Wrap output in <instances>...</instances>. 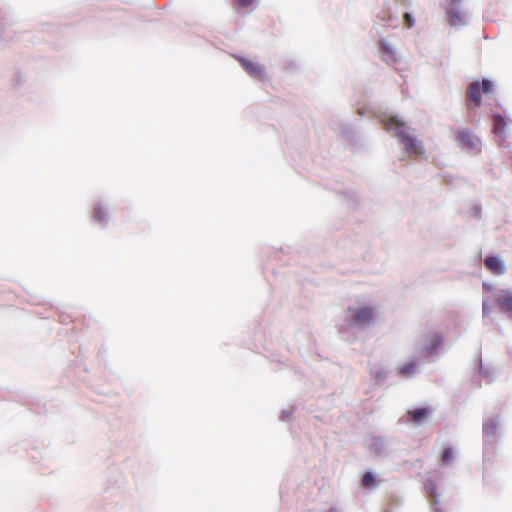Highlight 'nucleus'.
Listing matches in <instances>:
<instances>
[{"mask_svg": "<svg viewBox=\"0 0 512 512\" xmlns=\"http://www.w3.org/2000/svg\"><path fill=\"white\" fill-rule=\"evenodd\" d=\"M399 1H400L401 3H403V4L406 2V0H399Z\"/></svg>", "mask_w": 512, "mask_h": 512, "instance_id": "21", "label": "nucleus"}, {"mask_svg": "<svg viewBox=\"0 0 512 512\" xmlns=\"http://www.w3.org/2000/svg\"><path fill=\"white\" fill-rule=\"evenodd\" d=\"M457 145L468 153H478L481 150L480 139L469 129H460L456 132Z\"/></svg>", "mask_w": 512, "mask_h": 512, "instance_id": "2", "label": "nucleus"}, {"mask_svg": "<svg viewBox=\"0 0 512 512\" xmlns=\"http://www.w3.org/2000/svg\"><path fill=\"white\" fill-rule=\"evenodd\" d=\"M510 120L501 114L493 116V132L502 137L505 134L506 127L509 125Z\"/></svg>", "mask_w": 512, "mask_h": 512, "instance_id": "10", "label": "nucleus"}, {"mask_svg": "<svg viewBox=\"0 0 512 512\" xmlns=\"http://www.w3.org/2000/svg\"><path fill=\"white\" fill-rule=\"evenodd\" d=\"M453 458H454L453 449L450 447L445 448L441 455L442 463L445 465H448L452 462Z\"/></svg>", "mask_w": 512, "mask_h": 512, "instance_id": "14", "label": "nucleus"}, {"mask_svg": "<svg viewBox=\"0 0 512 512\" xmlns=\"http://www.w3.org/2000/svg\"><path fill=\"white\" fill-rule=\"evenodd\" d=\"M455 6L449 5V7L446 10L447 16L449 18V22L451 25H457L461 23L462 18L459 12L454 11Z\"/></svg>", "mask_w": 512, "mask_h": 512, "instance_id": "11", "label": "nucleus"}, {"mask_svg": "<svg viewBox=\"0 0 512 512\" xmlns=\"http://www.w3.org/2000/svg\"><path fill=\"white\" fill-rule=\"evenodd\" d=\"M485 267L495 275H502L505 272V266L496 256H489L484 260Z\"/></svg>", "mask_w": 512, "mask_h": 512, "instance_id": "8", "label": "nucleus"}, {"mask_svg": "<svg viewBox=\"0 0 512 512\" xmlns=\"http://www.w3.org/2000/svg\"><path fill=\"white\" fill-rule=\"evenodd\" d=\"M431 414V410L426 407L416 408L413 410H409L406 414L407 422H412L414 424L420 425L422 424Z\"/></svg>", "mask_w": 512, "mask_h": 512, "instance_id": "5", "label": "nucleus"}, {"mask_svg": "<svg viewBox=\"0 0 512 512\" xmlns=\"http://www.w3.org/2000/svg\"><path fill=\"white\" fill-rule=\"evenodd\" d=\"M403 18H404V25L406 28H412L414 26V19L411 14L405 13Z\"/></svg>", "mask_w": 512, "mask_h": 512, "instance_id": "16", "label": "nucleus"}, {"mask_svg": "<svg viewBox=\"0 0 512 512\" xmlns=\"http://www.w3.org/2000/svg\"><path fill=\"white\" fill-rule=\"evenodd\" d=\"M376 484L374 475L371 472H366L362 478V486L365 488H371Z\"/></svg>", "mask_w": 512, "mask_h": 512, "instance_id": "13", "label": "nucleus"}, {"mask_svg": "<svg viewBox=\"0 0 512 512\" xmlns=\"http://www.w3.org/2000/svg\"><path fill=\"white\" fill-rule=\"evenodd\" d=\"M241 64H242V67L245 69V71L249 75H251L255 78H258V79L263 78V75H264L263 68L257 62H254V61L248 60V59H242Z\"/></svg>", "mask_w": 512, "mask_h": 512, "instance_id": "7", "label": "nucleus"}, {"mask_svg": "<svg viewBox=\"0 0 512 512\" xmlns=\"http://www.w3.org/2000/svg\"><path fill=\"white\" fill-rule=\"evenodd\" d=\"M430 343H431V348L432 349L437 348L440 345V343H441L440 336H438L437 334L431 335L430 336Z\"/></svg>", "mask_w": 512, "mask_h": 512, "instance_id": "17", "label": "nucleus"}, {"mask_svg": "<svg viewBox=\"0 0 512 512\" xmlns=\"http://www.w3.org/2000/svg\"><path fill=\"white\" fill-rule=\"evenodd\" d=\"M433 512H441V510H440V509H438V508H435V509L433 510Z\"/></svg>", "mask_w": 512, "mask_h": 512, "instance_id": "20", "label": "nucleus"}, {"mask_svg": "<svg viewBox=\"0 0 512 512\" xmlns=\"http://www.w3.org/2000/svg\"><path fill=\"white\" fill-rule=\"evenodd\" d=\"M237 5L243 8H247L252 5L254 0H235Z\"/></svg>", "mask_w": 512, "mask_h": 512, "instance_id": "18", "label": "nucleus"}, {"mask_svg": "<svg viewBox=\"0 0 512 512\" xmlns=\"http://www.w3.org/2000/svg\"><path fill=\"white\" fill-rule=\"evenodd\" d=\"M94 220L98 223L104 222L107 219V211L101 205H98L94 209L93 214Z\"/></svg>", "mask_w": 512, "mask_h": 512, "instance_id": "12", "label": "nucleus"}, {"mask_svg": "<svg viewBox=\"0 0 512 512\" xmlns=\"http://www.w3.org/2000/svg\"><path fill=\"white\" fill-rule=\"evenodd\" d=\"M384 127L388 131H394L395 136L404 144L405 151L410 156H419L424 153L423 145L415 137L410 135L407 125L396 116H390L382 120Z\"/></svg>", "mask_w": 512, "mask_h": 512, "instance_id": "1", "label": "nucleus"}, {"mask_svg": "<svg viewBox=\"0 0 512 512\" xmlns=\"http://www.w3.org/2000/svg\"><path fill=\"white\" fill-rule=\"evenodd\" d=\"M416 371V363L411 362L404 365L401 369V373L404 376H410Z\"/></svg>", "mask_w": 512, "mask_h": 512, "instance_id": "15", "label": "nucleus"}, {"mask_svg": "<svg viewBox=\"0 0 512 512\" xmlns=\"http://www.w3.org/2000/svg\"><path fill=\"white\" fill-rule=\"evenodd\" d=\"M496 302L501 311L512 314V292L502 290L496 297Z\"/></svg>", "mask_w": 512, "mask_h": 512, "instance_id": "6", "label": "nucleus"}, {"mask_svg": "<svg viewBox=\"0 0 512 512\" xmlns=\"http://www.w3.org/2000/svg\"><path fill=\"white\" fill-rule=\"evenodd\" d=\"M381 46V57L387 63H395L398 60L396 49L389 43L382 41Z\"/></svg>", "mask_w": 512, "mask_h": 512, "instance_id": "9", "label": "nucleus"}, {"mask_svg": "<svg viewBox=\"0 0 512 512\" xmlns=\"http://www.w3.org/2000/svg\"><path fill=\"white\" fill-rule=\"evenodd\" d=\"M351 321L358 326L368 325L374 318V309L366 306L362 308H349Z\"/></svg>", "mask_w": 512, "mask_h": 512, "instance_id": "4", "label": "nucleus"}, {"mask_svg": "<svg viewBox=\"0 0 512 512\" xmlns=\"http://www.w3.org/2000/svg\"><path fill=\"white\" fill-rule=\"evenodd\" d=\"M461 1H462V0H448L449 5H451V6H457V5H459Z\"/></svg>", "mask_w": 512, "mask_h": 512, "instance_id": "19", "label": "nucleus"}, {"mask_svg": "<svg viewBox=\"0 0 512 512\" xmlns=\"http://www.w3.org/2000/svg\"><path fill=\"white\" fill-rule=\"evenodd\" d=\"M481 92L491 94L493 92L492 82L484 79L481 84L478 81H475L468 86L467 96L475 106H479L481 104Z\"/></svg>", "mask_w": 512, "mask_h": 512, "instance_id": "3", "label": "nucleus"}]
</instances>
